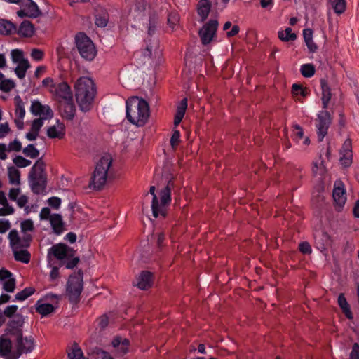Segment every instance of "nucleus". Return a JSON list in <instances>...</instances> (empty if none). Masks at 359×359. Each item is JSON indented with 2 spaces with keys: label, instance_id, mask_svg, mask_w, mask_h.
Here are the masks:
<instances>
[{
  "label": "nucleus",
  "instance_id": "obj_1",
  "mask_svg": "<svg viewBox=\"0 0 359 359\" xmlns=\"http://www.w3.org/2000/svg\"><path fill=\"white\" fill-rule=\"evenodd\" d=\"M75 97L79 109L83 111H89L93 104L96 95L95 85L88 76L79 77L74 86Z\"/></svg>",
  "mask_w": 359,
  "mask_h": 359
},
{
  "label": "nucleus",
  "instance_id": "obj_2",
  "mask_svg": "<svg viewBox=\"0 0 359 359\" xmlns=\"http://www.w3.org/2000/svg\"><path fill=\"white\" fill-rule=\"evenodd\" d=\"M126 118L130 123L137 127L144 126L150 116V109L148 102L143 98L133 96L126 102Z\"/></svg>",
  "mask_w": 359,
  "mask_h": 359
},
{
  "label": "nucleus",
  "instance_id": "obj_3",
  "mask_svg": "<svg viewBox=\"0 0 359 359\" xmlns=\"http://www.w3.org/2000/svg\"><path fill=\"white\" fill-rule=\"evenodd\" d=\"M147 36L144 39L145 48L135 53V57L140 60L139 65H144L149 61L154 54L158 53L159 41L154 35L156 27L155 24H149L147 27Z\"/></svg>",
  "mask_w": 359,
  "mask_h": 359
},
{
  "label": "nucleus",
  "instance_id": "obj_4",
  "mask_svg": "<svg viewBox=\"0 0 359 359\" xmlns=\"http://www.w3.org/2000/svg\"><path fill=\"white\" fill-rule=\"evenodd\" d=\"M111 156L102 157L96 165L95 169L91 177L90 187L95 189H101L107 182L109 169L111 165Z\"/></svg>",
  "mask_w": 359,
  "mask_h": 359
},
{
  "label": "nucleus",
  "instance_id": "obj_5",
  "mask_svg": "<svg viewBox=\"0 0 359 359\" xmlns=\"http://www.w3.org/2000/svg\"><path fill=\"white\" fill-rule=\"evenodd\" d=\"M75 43L78 52L84 60L92 61L96 56L97 50L93 43L83 32L76 34Z\"/></svg>",
  "mask_w": 359,
  "mask_h": 359
},
{
  "label": "nucleus",
  "instance_id": "obj_6",
  "mask_svg": "<svg viewBox=\"0 0 359 359\" xmlns=\"http://www.w3.org/2000/svg\"><path fill=\"white\" fill-rule=\"evenodd\" d=\"M83 290V273L79 271L77 273L69 276L67 283L66 292L69 299L72 302H77Z\"/></svg>",
  "mask_w": 359,
  "mask_h": 359
},
{
  "label": "nucleus",
  "instance_id": "obj_7",
  "mask_svg": "<svg viewBox=\"0 0 359 359\" xmlns=\"http://www.w3.org/2000/svg\"><path fill=\"white\" fill-rule=\"evenodd\" d=\"M75 251L73 248L67 246L65 243H57L53 245L48 249L47 258L50 262L53 258L58 260L69 259L74 256Z\"/></svg>",
  "mask_w": 359,
  "mask_h": 359
},
{
  "label": "nucleus",
  "instance_id": "obj_8",
  "mask_svg": "<svg viewBox=\"0 0 359 359\" xmlns=\"http://www.w3.org/2000/svg\"><path fill=\"white\" fill-rule=\"evenodd\" d=\"M34 348L32 337H23L22 334L17 335L13 359H18L22 354L31 353Z\"/></svg>",
  "mask_w": 359,
  "mask_h": 359
},
{
  "label": "nucleus",
  "instance_id": "obj_9",
  "mask_svg": "<svg viewBox=\"0 0 359 359\" xmlns=\"http://www.w3.org/2000/svg\"><path fill=\"white\" fill-rule=\"evenodd\" d=\"M9 239L10 247L13 250L18 249L27 248L30 245L32 237L29 234H25L20 237L15 229L11 230L8 236Z\"/></svg>",
  "mask_w": 359,
  "mask_h": 359
},
{
  "label": "nucleus",
  "instance_id": "obj_10",
  "mask_svg": "<svg viewBox=\"0 0 359 359\" xmlns=\"http://www.w3.org/2000/svg\"><path fill=\"white\" fill-rule=\"evenodd\" d=\"M21 9L17 12L18 17L23 18H36L41 15L38 5L32 0H22Z\"/></svg>",
  "mask_w": 359,
  "mask_h": 359
},
{
  "label": "nucleus",
  "instance_id": "obj_11",
  "mask_svg": "<svg viewBox=\"0 0 359 359\" xmlns=\"http://www.w3.org/2000/svg\"><path fill=\"white\" fill-rule=\"evenodd\" d=\"M332 123L330 113L325 110L320 111L316 119L318 139L321 142L327 133V130Z\"/></svg>",
  "mask_w": 359,
  "mask_h": 359
},
{
  "label": "nucleus",
  "instance_id": "obj_12",
  "mask_svg": "<svg viewBox=\"0 0 359 359\" xmlns=\"http://www.w3.org/2000/svg\"><path fill=\"white\" fill-rule=\"evenodd\" d=\"M217 24H203L198 34L203 46L210 44L217 37Z\"/></svg>",
  "mask_w": 359,
  "mask_h": 359
},
{
  "label": "nucleus",
  "instance_id": "obj_13",
  "mask_svg": "<svg viewBox=\"0 0 359 359\" xmlns=\"http://www.w3.org/2000/svg\"><path fill=\"white\" fill-rule=\"evenodd\" d=\"M315 246L322 252H325L332 245L331 236L325 231H318L314 233Z\"/></svg>",
  "mask_w": 359,
  "mask_h": 359
},
{
  "label": "nucleus",
  "instance_id": "obj_14",
  "mask_svg": "<svg viewBox=\"0 0 359 359\" xmlns=\"http://www.w3.org/2000/svg\"><path fill=\"white\" fill-rule=\"evenodd\" d=\"M173 187H174V182H173L172 180L171 179L168 182L166 187L161 191V193H160L161 203H158L159 215H162L163 217L165 216V205L169 204V203L170 202V200H171L170 193H171V189L173 188Z\"/></svg>",
  "mask_w": 359,
  "mask_h": 359
},
{
  "label": "nucleus",
  "instance_id": "obj_15",
  "mask_svg": "<svg viewBox=\"0 0 359 359\" xmlns=\"http://www.w3.org/2000/svg\"><path fill=\"white\" fill-rule=\"evenodd\" d=\"M30 111L34 116H40L41 118L50 119L53 116V112L48 105H43L39 100L32 102Z\"/></svg>",
  "mask_w": 359,
  "mask_h": 359
},
{
  "label": "nucleus",
  "instance_id": "obj_16",
  "mask_svg": "<svg viewBox=\"0 0 359 359\" xmlns=\"http://www.w3.org/2000/svg\"><path fill=\"white\" fill-rule=\"evenodd\" d=\"M0 282L3 289L7 292H13L15 289V279L11 271L6 269H0Z\"/></svg>",
  "mask_w": 359,
  "mask_h": 359
},
{
  "label": "nucleus",
  "instance_id": "obj_17",
  "mask_svg": "<svg viewBox=\"0 0 359 359\" xmlns=\"http://www.w3.org/2000/svg\"><path fill=\"white\" fill-rule=\"evenodd\" d=\"M332 197L335 208L340 211L346 201V194L343 185L340 183L335 184L333 189Z\"/></svg>",
  "mask_w": 359,
  "mask_h": 359
},
{
  "label": "nucleus",
  "instance_id": "obj_18",
  "mask_svg": "<svg viewBox=\"0 0 359 359\" xmlns=\"http://www.w3.org/2000/svg\"><path fill=\"white\" fill-rule=\"evenodd\" d=\"M153 285V273L148 271H142L136 278L135 285L140 290H147Z\"/></svg>",
  "mask_w": 359,
  "mask_h": 359
},
{
  "label": "nucleus",
  "instance_id": "obj_19",
  "mask_svg": "<svg viewBox=\"0 0 359 359\" xmlns=\"http://www.w3.org/2000/svg\"><path fill=\"white\" fill-rule=\"evenodd\" d=\"M32 190L36 194L45 193L46 187V177H29Z\"/></svg>",
  "mask_w": 359,
  "mask_h": 359
},
{
  "label": "nucleus",
  "instance_id": "obj_20",
  "mask_svg": "<svg viewBox=\"0 0 359 359\" xmlns=\"http://www.w3.org/2000/svg\"><path fill=\"white\" fill-rule=\"evenodd\" d=\"M53 92L57 97L64 100H71L72 98L70 86L66 82H62L57 86H55Z\"/></svg>",
  "mask_w": 359,
  "mask_h": 359
},
{
  "label": "nucleus",
  "instance_id": "obj_21",
  "mask_svg": "<svg viewBox=\"0 0 359 359\" xmlns=\"http://www.w3.org/2000/svg\"><path fill=\"white\" fill-rule=\"evenodd\" d=\"M12 347L11 340L4 337L0 338V356L8 357L9 359H13L14 350L12 349Z\"/></svg>",
  "mask_w": 359,
  "mask_h": 359
},
{
  "label": "nucleus",
  "instance_id": "obj_22",
  "mask_svg": "<svg viewBox=\"0 0 359 359\" xmlns=\"http://www.w3.org/2000/svg\"><path fill=\"white\" fill-rule=\"evenodd\" d=\"M60 111L63 117L71 120L75 114V107L71 100H65L60 104Z\"/></svg>",
  "mask_w": 359,
  "mask_h": 359
},
{
  "label": "nucleus",
  "instance_id": "obj_23",
  "mask_svg": "<svg viewBox=\"0 0 359 359\" xmlns=\"http://www.w3.org/2000/svg\"><path fill=\"white\" fill-rule=\"evenodd\" d=\"M47 135L49 138L62 139L65 135V126L63 123L57 122V124L49 127L47 130Z\"/></svg>",
  "mask_w": 359,
  "mask_h": 359
},
{
  "label": "nucleus",
  "instance_id": "obj_24",
  "mask_svg": "<svg viewBox=\"0 0 359 359\" xmlns=\"http://www.w3.org/2000/svg\"><path fill=\"white\" fill-rule=\"evenodd\" d=\"M50 222L53 229V232L60 235L65 231L64 222L62 216L59 214H53L50 216Z\"/></svg>",
  "mask_w": 359,
  "mask_h": 359
},
{
  "label": "nucleus",
  "instance_id": "obj_25",
  "mask_svg": "<svg viewBox=\"0 0 359 359\" xmlns=\"http://www.w3.org/2000/svg\"><path fill=\"white\" fill-rule=\"evenodd\" d=\"M111 344L114 348H117L118 353L122 355L128 352L130 341L127 339L116 337L112 340Z\"/></svg>",
  "mask_w": 359,
  "mask_h": 359
},
{
  "label": "nucleus",
  "instance_id": "obj_26",
  "mask_svg": "<svg viewBox=\"0 0 359 359\" xmlns=\"http://www.w3.org/2000/svg\"><path fill=\"white\" fill-rule=\"evenodd\" d=\"M24 324V318L21 315H16L9 323L11 331L16 334H22V327Z\"/></svg>",
  "mask_w": 359,
  "mask_h": 359
},
{
  "label": "nucleus",
  "instance_id": "obj_27",
  "mask_svg": "<svg viewBox=\"0 0 359 359\" xmlns=\"http://www.w3.org/2000/svg\"><path fill=\"white\" fill-rule=\"evenodd\" d=\"M211 4L208 0H200L197 5V12L199 16L201 18V21H204L210 11Z\"/></svg>",
  "mask_w": 359,
  "mask_h": 359
},
{
  "label": "nucleus",
  "instance_id": "obj_28",
  "mask_svg": "<svg viewBox=\"0 0 359 359\" xmlns=\"http://www.w3.org/2000/svg\"><path fill=\"white\" fill-rule=\"evenodd\" d=\"M321 89H322V103L323 109H327L328 107L329 102L331 99L332 94L330 88L327 82L322 79L320 81Z\"/></svg>",
  "mask_w": 359,
  "mask_h": 359
},
{
  "label": "nucleus",
  "instance_id": "obj_29",
  "mask_svg": "<svg viewBox=\"0 0 359 359\" xmlns=\"http://www.w3.org/2000/svg\"><path fill=\"white\" fill-rule=\"evenodd\" d=\"M29 177H46L45 173V163L41 158L38 159L32 168Z\"/></svg>",
  "mask_w": 359,
  "mask_h": 359
},
{
  "label": "nucleus",
  "instance_id": "obj_30",
  "mask_svg": "<svg viewBox=\"0 0 359 359\" xmlns=\"http://www.w3.org/2000/svg\"><path fill=\"white\" fill-rule=\"evenodd\" d=\"M14 259L24 264H28L30 262L31 254L27 250V248L13 250Z\"/></svg>",
  "mask_w": 359,
  "mask_h": 359
},
{
  "label": "nucleus",
  "instance_id": "obj_31",
  "mask_svg": "<svg viewBox=\"0 0 359 359\" xmlns=\"http://www.w3.org/2000/svg\"><path fill=\"white\" fill-rule=\"evenodd\" d=\"M34 32L35 29L33 24H20L15 32V33L24 37H31L34 35Z\"/></svg>",
  "mask_w": 359,
  "mask_h": 359
},
{
  "label": "nucleus",
  "instance_id": "obj_32",
  "mask_svg": "<svg viewBox=\"0 0 359 359\" xmlns=\"http://www.w3.org/2000/svg\"><path fill=\"white\" fill-rule=\"evenodd\" d=\"M187 107V99L184 98V99H182V100L181 101V102L180 103V104L177 106V111H176V114L175 116V119H174V124L175 126H177L182 121V120L184 116Z\"/></svg>",
  "mask_w": 359,
  "mask_h": 359
},
{
  "label": "nucleus",
  "instance_id": "obj_33",
  "mask_svg": "<svg viewBox=\"0 0 359 359\" xmlns=\"http://www.w3.org/2000/svg\"><path fill=\"white\" fill-rule=\"evenodd\" d=\"M338 304L341 307V310L344 315L348 319H353V316L352 312L350 309L349 304H348L344 294H340L338 297Z\"/></svg>",
  "mask_w": 359,
  "mask_h": 359
},
{
  "label": "nucleus",
  "instance_id": "obj_34",
  "mask_svg": "<svg viewBox=\"0 0 359 359\" xmlns=\"http://www.w3.org/2000/svg\"><path fill=\"white\" fill-rule=\"evenodd\" d=\"M54 310V306L50 304L41 303L40 301H38L36 304V311L42 316H48V314L53 313Z\"/></svg>",
  "mask_w": 359,
  "mask_h": 359
},
{
  "label": "nucleus",
  "instance_id": "obj_35",
  "mask_svg": "<svg viewBox=\"0 0 359 359\" xmlns=\"http://www.w3.org/2000/svg\"><path fill=\"white\" fill-rule=\"evenodd\" d=\"M15 104V114L16 118L23 119L25 116V109L24 102L19 95H17L14 98Z\"/></svg>",
  "mask_w": 359,
  "mask_h": 359
},
{
  "label": "nucleus",
  "instance_id": "obj_36",
  "mask_svg": "<svg viewBox=\"0 0 359 359\" xmlns=\"http://www.w3.org/2000/svg\"><path fill=\"white\" fill-rule=\"evenodd\" d=\"M30 67V64L28 60H23L22 62L18 63L15 69V73L17 76L22 79L25 77L27 70Z\"/></svg>",
  "mask_w": 359,
  "mask_h": 359
},
{
  "label": "nucleus",
  "instance_id": "obj_37",
  "mask_svg": "<svg viewBox=\"0 0 359 359\" xmlns=\"http://www.w3.org/2000/svg\"><path fill=\"white\" fill-rule=\"evenodd\" d=\"M68 358L69 359H87L83 356L82 350L76 344H74L68 351Z\"/></svg>",
  "mask_w": 359,
  "mask_h": 359
},
{
  "label": "nucleus",
  "instance_id": "obj_38",
  "mask_svg": "<svg viewBox=\"0 0 359 359\" xmlns=\"http://www.w3.org/2000/svg\"><path fill=\"white\" fill-rule=\"evenodd\" d=\"M9 182L11 184L18 185L20 184V171L15 167H10L8 169Z\"/></svg>",
  "mask_w": 359,
  "mask_h": 359
},
{
  "label": "nucleus",
  "instance_id": "obj_39",
  "mask_svg": "<svg viewBox=\"0 0 359 359\" xmlns=\"http://www.w3.org/2000/svg\"><path fill=\"white\" fill-rule=\"evenodd\" d=\"M329 1L336 13L341 14L345 11L346 6L345 0H329Z\"/></svg>",
  "mask_w": 359,
  "mask_h": 359
},
{
  "label": "nucleus",
  "instance_id": "obj_40",
  "mask_svg": "<svg viewBox=\"0 0 359 359\" xmlns=\"http://www.w3.org/2000/svg\"><path fill=\"white\" fill-rule=\"evenodd\" d=\"M155 187L151 186L149 189L150 194L153 196V200H152V204H151V209L153 215L154 217H158L159 216V212H158V198L155 194Z\"/></svg>",
  "mask_w": 359,
  "mask_h": 359
},
{
  "label": "nucleus",
  "instance_id": "obj_41",
  "mask_svg": "<svg viewBox=\"0 0 359 359\" xmlns=\"http://www.w3.org/2000/svg\"><path fill=\"white\" fill-rule=\"evenodd\" d=\"M278 37L283 41H289L295 40L297 36L294 33L292 32L290 28H287L284 31L278 32Z\"/></svg>",
  "mask_w": 359,
  "mask_h": 359
},
{
  "label": "nucleus",
  "instance_id": "obj_42",
  "mask_svg": "<svg viewBox=\"0 0 359 359\" xmlns=\"http://www.w3.org/2000/svg\"><path fill=\"white\" fill-rule=\"evenodd\" d=\"M18 24H0V34L8 35L15 33Z\"/></svg>",
  "mask_w": 359,
  "mask_h": 359
},
{
  "label": "nucleus",
  "instance_id": "obj_43",
  "mask_svg": "<svg viewBox=\"0 0 359 359\" xmlns=\"http://www.w3.org/2000/svg\"><path fill=\"white\" fill-rule=\"evenodd\" d=\"M34 291L35 290L33 287H26L15 294V299L18 301H24L33 294Z\"/></svg>",
  "mask_w": 359,
  "mask_h": 359
},
{
  "label": "nucleus",
  "instance_id": "obj_44",
  "mask_svg": "<svg viewBox=\"0 0 359 359\" xmlns=\"http://www.w3.org/2000/svg\"><path fill=\"white\" fill-rule=\"evenodd\" d=\"M23 154L31 158H36L39 156V151L35 148L34 144H29L22 150Z\"/></svg>",
  "mask_w": 359,
  "mask_h": 359
},
{
  "label": "nucleus",
  "instance_id": "obj_45",
  "mask_svg": "<svg viewBox=\"0 0 359 359\" xmlns=\"http://www.w3.org/2000/svg\"><path fill=\"white\" fill-rule=\"evenodd\" d=\"M302 74L306 78L311 77L315 74V67L312 64H304L301 66Z\"/></svg>",
  "mask_w": 359,
  "mask_h": 359
},
{
  "label": "nucleus",
  "instance_id": "obj_46",
  "mask_svg": "<svg viewBox=\"0 0 359 359\" xmlns=\"http://www.w3.org/2000/svg\"><path fill=\"white\" fill-rule=\"evenodd\" d=\"M15 87V83L11 79H4L0 81V90L8 93Z\"/></svg>",
  "mask_w": 359,
  "mask_h": 359
},
{
  "label": "nucleus",
  "instance_id": "obj_47",
  "mask_svg": "<svg viewBox=\"0 0 359 359\" xmlns=\"http://www.w3.org/2000/svg\"><path fill=\"white\" fill-rule=\"evenodd\" d=\"M95 16L96 19L95 22L104 23L109 22V15L106 11L102 8L100 10L96 11Z\"/></svg>",
  "mask_w": 359,
  "mask_h": 359
},
{
  "label": "nucleus",
  "instance_id": "obj_48",
  "mask_svg": "<svg viewBox=\"0 0 359 359\" xmlns=\"http://www.w3.org/2000/svg\"><path fill=\"white\" fill-rule=\"evenodd\" d=\"M12 61L14 63H20L23 60H27L24 58L23 52L19 49H14L11 53Z\"/></svg>",
  "mask_w": 359,
  "mask_h": 359
},
{
  "label": "nucleus",
  "instance_id": "obj_49",
  "mask_svg": "<svg viewBox=\"0 0 359 359\" xmlns=\"http://www.w3.org/2000/svg\"><path fill=\"white\" fill-rule=\"evenodd\" d=\"M232 24H224L223 29L226 32V35L229 37L233 36L236 35L239 32V27L236 25H234L231 27Z\"/></svg>",
  "mask_w": 359,
  "mask_h": 359
},
{
  "label": "nucleus",
  "instance_id": "obj_50",
  "mask_svg": "<svg viewBox=\"0 0 359 359\" xmlns=\"http://www.w3.org/2000/svg\"><path fill=\"white\" fill-rule=\"evenodd\" d=\"M14 164L18 168H25L31 165V161L21 156H17L13 160Z\"/></svg>",
  "mask_w": 359,
  "mask_h": 359
},
{
  "label": "nucleus",
  "instance_id": "obj_51",
  "mask_svg": "<svg viewBox=\"0 0 359 359\" xmlns=\"http://www.w3.org/2000/svg\"><path fill=\"white\" fill-rule=\"evenodd\" d=\"M340 154L341 155L340 157L341 163L345 167L349 166L352 163V152H344Z\"/></svg>",
  "mask_w": 359,
  "mask_h": 359
},
{
  "label": "nucleus",
  "instance_id": "obj_52",
  "mask_svg": "<svg viewBox=\"0 0 359 359\" xmlns=\"http://www.w3.org/2000/svg\"><path fill=\"white\" fill-rule=\"evenodd\" d=\"M22 149V144L21 142L15 139L13 142H10L7 146V150L8 152L10 151H20Z\"/></svg>",
  "mask_w": 359,
  "mask_h": 359
},
{
  "label": "nucleus",
  "instance_id": "obj_53",
  "mask_svg": "<svg viewBox=\"0 0 359 359\" xmlns=\"http://www.w3.org/2000/svg\"><path fill=\"white\" fill-rule=\"evenodd\" d=\"M294 131H293V135L294 140L299 142L304 137V131L302 128L297 124L294 125Z\"/></svg>",
  "mask_w": 359,
  "mask_h": 359
},
{
  "label": "nucleus",
  "instance_id": "obj_54",
  "mask_svg": "<svg viewBox=\"0 0 359 359\" xmlns=\"http://www.w3.org/2000/svg\"><path fill=\"white\" fill-rule=\"evenodd\" d=\"M20 227L23 233L32 231L34 230V223L31 219H26L21 222Z\"/></svg>",
  "mask_w": 359,
  "mask_h": 359
},
{
  "label": "nucleus",
  "instance_id": "obj_55",
  "mask_svg": "<svg viewBox=\"0 0 359 359\" xmlns=\"http://www.w3.org/2000/svg\"><path fill=\"white\" fill-rule=\"evenodd\" d=\"M299 250L304 255H310L312 252L311 246L307 241L299 244Z\"/></svg>",
  "mask_w": 359,
  "mask_h": 359
},
{
  "label": "nucleus",
  "instance_id": "obj_56",
  "mask_svg": "<svg viewBox=\"0 0 359 359\" xmlns=\"http://www.w3.org/2000/svg\"><path fill=\"white\" fill-rule=\"evenodd\" d=\"M180 142V133L179 130H175L170 138V142L172 147L175 149Z\"/></svg>",
  "mask_w": 359,
  "mask_h": 359
},
{
  "label": "nucleus",
  "instance_id": "obj_57",
  "mask_svg": "<svg viewBox=\"0 0 359 359\" xmlns=\"http://www.w3.org/2000/svg\"><path fill=\"white\" fill-rule=\"evenodd\" d=\"M31 57L34 60L41 61L44 57V52L42 50L34 48L32 50Z\"/></svg>",
  "mask_w": 359,
  "mask_h": 359
},
{
  "label": "nucleus",
  "instance_id": "obj_58",
  "mask_svg": "<svg viewBox=\"0 0 359 359\" xmlns=\"http://www.w3.org/2000/svg\"><path fill=\"white\" fill-rule=\"evenodd\" d=\"M43 118H36L32 121L31 129L34 132L39 133L41 128L43 125Z\"/></svg>",
  "mask_w": 359,
  "mask_h": 359
},
{
  "label": "nucleus",
  "instance_id": "obj_59",
  "mask_svg": "<svg viewBox=\"0 0 359 359\" xmlns=\"http://www.w3.org/2000/svg\"><path fill=\"white\" fill-rule=\"evenodd\" d=\"M17 310L18 306L16 305H11L7 306L2 313L4 316L11 318L16 313Z\"/></svg>",
  "mask_w": 359,
  "mask_h": 359
},
{
  "label": "nucleus",
  "instance_id": "obj_60",
  "mask_svg": "<svg viewBox=\"0 0 359 359\" xmlns=\"http://www.w3.org/2000/svg\"><path fill=\"white\" fill-rule=\"evenodd\" d=\"M48 203L50 206L55 209H58L61 205V199L58 197H50L48 200Z\"/></svg>",
  "mask_w": 359,
  "mask_h": 359
},
{
  "label": "nucleus",
  "instance_id": "obj_61",
  "mask_svg": "<svg viewBox=\"0 0 359 359\" xmlns=\"http://www.w3.org/2000/svg\"><path fill=\"white\" fill-rule=\"evenodd\" d=\"M4 207L0 208V216L9 215L14 213V208L10 205H3Z\"/></svg>",
  "mask_w": 359,
  "mask_h": 359
},
{
  "label": "nucleus",
  "instance_id": "obj_62",
  "mask_svg": "<svg viewBox=\"0 0 359 359\" xmlns=\"http://www.w3.org/2000/svg\"><path fill=\"white\" fill-rule=\"evenodd\" d=\"M11 225L7 219H0V233H4L10 229Z\"/></svg>",
  "mask_w": 359,
  "mask_h": 359
},
{
  "label": "nucleus",
  "instance_id": "obj_63",
  "mask_svg": "<svg viewBox=\"0 0 359 359\" xmlns=\"http://www.w3.org/2000/svg\"><path fill=\"white\" fill-rule=\"evenodd\" d=\"M20 194V188H11L9 190L8 197L11 201H15L18 198V196Z\"/></svg>",
  "mask_w": 359,
  "mask_h": 359
},
{
  "label": "nucleus",
  "instance_id": "obj_64",
  "mask_svg": "<svg viewBox=\"0 0 359 359\" xmlns=\"http://www.w3.org/2000/svg\"><path fill=\"white\" fill-rule=\"evenodd\" d=\"M350 359H359V345L355 343L350 353Z\"/></svg>",
  "mask_w": 359,
  "mask_h": 359
}]
</instances>
